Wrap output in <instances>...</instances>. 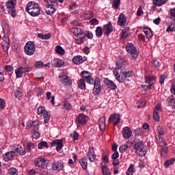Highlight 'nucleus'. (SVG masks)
Here are the masks:
<instances>
[{
	"label": "nucleus",
	"instance_id": "nucleus-44",
	"mask_svg": "<svg viewBox=\"0 0 175 175\" xmlns=\"http://www.w3.org/2000/svg\"><path fill=\"white\" fill-rule=\"evenodd\" d=\"M38 38H40V39L47 40L50 39L51 38V35L50 33L43 34L42 33H40L37 35Z\"/></svg>",
	"mask_w": 175,
	"mask_h": 175
},
{
	"label": "nucleus",
	"instance_id": "nucleus-17",
	"mask_svg": "<svg viewBox=\"0 0 175 175\" xmlns=\"http://www.w3.org/2000/svg\"><path fill=\"white\" fill-rule=\"evenodd\" d=\"M52 169L53 170H57L58 172L62 171V169H64V162L62 161H55L52 164Z\"/></svg>",
	"mask_w": 175,
	"mask_h": 175
},
{
	"label": "nucleus",
	"instance_id": "nucleus-41",
	"mask_svg": "<svg viewBox=\"0 0 175 175\" xmlns=\"http://www.w3.org/2000/svg\"><path fill=\"white\" fill-rule=\"evenodd\" d=\"M174 162H175L174 158L167 160L164 163V167H165V169H167V167H169V166H170V165H173V163H174Z\"/></svg>",
	"mask_w": 175,
	"mask_h": 175
},
{
	"label": "nucleus",
	"instance_id": "nucleus-6",
	"mask_svg": "<svg viewBox=\"0 0 175 175\" xmlns=\"http://www.w3.org/2000/svg\"><path fill=\"white\" fill-rule=\"evenodd\" d=\"M118 72H120V73L115 77L120 83H124L126 80V77H132L133 76L131 71H126V70H119Z\"/></svg>",
	"mask_w": 175,
	"mask_h": 175
},
{
	"label": "nucleus",
	"instance_id": "nucleus-64",
	"mask_svg": "<svg viewBox=\"0 0 175 175\" xmlns=\"http://www.w3.org/2000/svg\"><path fill=\"white\" fill-rule=\"evenodd\" d=\"M168 105L169 106H171L172 109H175V98L170 99Z\"/></svg>",
	"mask_w": 175,
	"mask_h": 175
},
{
	"label": "nucleus",
	"instance_id": "nucleus-25",
	"mask_svg": "<svg viewBox=\"0 0 175 175\" xmlns=\"http://www.w3.org/2000/svg\"><path fill=\"white\" fill-rule=\"evenodd\" d=\"M98 125L100 131L103 132L106 129V117L103 116L99 119Z\"/></svg>",
	"mask_w": 175,
	"mask_h": 175
},
{
	"label": "nucleus",
	"instance_id": "nucleus-48",
	"mask_svg": "<svg viewBox=\"0 0 175 175\" xmlns=\"http://www.w3.org/2000/svg\"><path fill=\"white\" fill-rule=\"evenodd\" d=\"M62 83L67 87H70V85H72V79L68 77L66 79L62 81Z\"/></svg>",
	"mask_w": 175,
	"mask_h": 175
},
{
	"label": "nucleus",
	"instance_id": "nucleus-28",
	"mask_svg": "<svg viewBox=\"0 0 175 175\" xmlns=\"http://www.w3.org/2000/svg\"><path fill=\"white\" fill-rule=\"evenodd\" d=\"M83 57L81 55L75 56L72 59V62L75 65H80V64H83Z\"/></svg>",
	"mask_w": 175,
	"mask_h": 175
},
{
	"label": "nucleus",
	"instance_id": "nucleus-27",
	"mask_svg": "<svg viewBox=\"0 0 175 175\" xmlns=\"http://www.w3.org/2000/svg\"><path fill=\"white\" fill-rule=\"evenodd\" d=\"M155 139H156V140H157V143L160 146V147H163L164 146H167V144H166V140H165L163 139V137H162L158 135H156Z\"/></svg>",
	"mask_w": 175,
	"mask_h": 175
},
{
	"label": "nucleus",
	"instance_id": "nucleus-32",
	"mask_svg": "<svg viewBox=\"0 0 175 175\" xmlns=\"http://www.w3.org/2000/svg\"><path fill=\"white\" fill-rule=\"evenodd\" d=\"M175 31V18L171 22L170 25L166 29V32H174Z\"/></svg>",
	"mask_w": 175,
	"mask_h": 175
},
{
	"label": "nucleus",
	"instance_id": "nucleus-46",
	"mask_svg": "<svg viewBox=\"0 0 175 175\" xmlns=\"http://www.w3.org/2000/svg\"><path fill=\"white\" fill-rule=\"evenodd\" d=\"M157 132L158 133L157 136H163V135H165L164 129L159 125L157 126Z\"/></svg>",
	"mask_w": 175,
	"mask_h": 175
},
{
	"label": "nucleus",
	"instance_id": "nucleus-59",
	"mask_svg": "<svg viewBox=\"0 0 175 175\" xmlns=\"http://www.w3.org/2000/svg\"><path fill=\"white\" fill-rule=\"evenodd\" d=\"M70 137L73 140H79V133L77 131H74L72 133L70 134Z\"/></svg>",
	"mask_w": 175,
	"mask_h": 175
},
{
	"label": "nucleus",
	"instance_id": "nucleus-40",
	"mask_svg": "<svg viewBox=\"0 0 175 175\" xmlns=\"http://www.w3.org/2000/svg\"><path fill=\"white\" fill-rule=\"evenodd\" d=\"M78 87L81 90H85V79H80L77 82Z\"/></svg>",
	"mask_w": 175,
	"mask_h": 175
},
{
	"label": "nucleus",
	"instance_id": "nucleus-56",
	"mask_svg": "<svg viewBox=\"0 0 175 175\" xmlns=\"http://www.w3.org/2000/svg\"><path fill=\"white\" fill-rule=\"evenodd\" d=\"M6 107V103L5 99L0 98V110H3Z\"/></svg>",
	"mask_w": 175,
	"mask_h": 175
},
{
	"label": "nucleus",
	"instance_id": "nucleus-34",
	"mask_svg": "<svg viewBox=\"0 0 175 175\" xmlns=\"http://www.w3.org/2000/svg\"><path fill=\"white\" fill-rule=\"evenodd\" d=\"M55 52L57 54H59V55H65V49H64L60 45H57L55 46Z\"/></svg>",
	"mask_w": 175,
	"mask_h": 175
},
{
	"label": "nucleus",
	"instance_id": "nucleus-35",
	"mask_svg": "<svg viewBox=\"0 0 175 175\" xmlns=\"http://www.w3.org/2000/svg\"><path fill=\"white\" fill-rule=\"evenodd\" d=\"M143 32L145 33L147 39H150V38L152 36V31H151L150 28H144L143 29Z\"/></svg>",
	"mask_w": 175,
	"mask_h": 175
},
{
	"label": "nucleus",
	"instance_id": "nucleus-42",
	"mask_svg": "<svg viewBox=\"0 0 175 175\" xmlns=\"http://www.w3.org/2000/svg\"><path fill=\"white\" fill-rule=\"evenodd\" d=\"M134 135L135 136H143L144 135V131L143 130V128H138L135 130Z\"/></svg>",
	"mask_w": 175,
	"mask_h": 175
},
{
	"label": "nucleus",
	"instance_id": "nucleus-20",
	"mask_svg": "<svg viewBox=\"0 0 175 175\" xmlns=\"http://www.w3.org/2000/svg\"><path fill=\"white\" fill-rule=\"evenodd\" d=\"M161 110V105H156L153 111V118L156 122H159V111Z\"/></svg>",
	"mask_w": 175,
	"mask_h": 175
},
{
	"label": "nucleus",
	"instance_id": "nucleus-57",
	"mask_svg": "<svg viewBox=\"0 0 175 175\" xmlns=\"http://www.w3.org/2000/svg\"><path fill=\"white\" fill-rule=\"evenodd\" d=\"M68 77H69V76H67L66 73H65V72L62 73L59 76V79H60L61 83H62V81H64L65 79H66Z\"/></svg>",
	"mask_w": 175,
	"mask_h": 175
},
{
	"label": "nucleus",
	"instance_id": "nucleus-22",
	"mask_svg": "<svg viewBox=\"0 0 175 175\" xmlns=\"http://www.w3.org/2000/svg\"><path fill=\"white\" fill-rule=\"evenodd\" d=\"M13 151H14L15 154L16 153L17 155H25L26 154L25 148L21 147V145L15 146Z\"/></svg>",
	"mask_w": 175,
	"mask_h": 175
},
{
	"label": "nucleus",
	"instance_id": "nucleus-31",
	"mask_svg": "<svg viewBox=\"0 0 175 175\" xmlns=\"http://www.w3.org/2000/svg\"><path fill=\"white\" fill-rule=\"evenodd\" d=\"M70 9L74 14L79 13V6L76 5V3H72V5H70Z\"/></svg>",
	"mask_w": 175,
	"mask_h": 175
},
{
	"label": "nucleus",
	"instance_id": "nucleus-52",
	"mask_svg": "<svg viewBox=\"0 0 175 175\" xmlns=\"http://www.w3.org/2000/svg\"><path fill=\"white\" fill-rule=\"evenodd\" d=\"M84 38H88V39H92L94 38V34L91 31H85L83 34Z\"/></svg>",
	"mask_w": 175,
	"mask_h": 175
},
{
	"label": "nucleus",
	"instance_id": "nucleus-63",
	"mask_svg": "<svg viewBox=\"0 0 175 175\" xmlns=\"http://www.w3.org/2000/svg\"><path fill=\"white\" fill-rule=\"evenodd\" d=\"M94 85H98L100 86V79H99V77H96L95 78V80H94Z\"/></svg>",
	"mask_w": 175,
	"mask_h": 175
},
{
	"label": "nucleus",
	"instance_id": "nucleus-29",
	"mask_svg": "<svg viewBox=\"0 0 175 175\" xmlns=\"http://www.w3.org/2000/svg\"><path fill=\"white\" fill-rule=\"evenodd\" d=\"M155 80H157V78L154 76L146 77L145 83L146 84H154L153 81H155Z\"/></svg>",
	"mask_w": 175,
	"mask_h": 175
},
{
	"label": "nucleus",
	"instance_id": "nucleus-43",
	"mask_svg": "<svg viewBox=\"0 0 175 175\" xmlns=\"http://www.w3.org/2000/svg\"><path fill=\"white\" fill-rule=\"evenodd\" d=\"M81 166L85 170L87 169V157H83L79 161Z\"/></svg>",
	"mask_w": 175,
	"mask_h": 175
},
{
	"label": "nucleus",
	"instance_id": "nucleus-55",
	"mask_svg": "<svg viewBox=\"0 0 175 175\" xmlns=\"http://www.w3.org/2000/svg\"><path fill=\"white\" fill-rule=\"evenodd\" d=\"M120 2H121L120 0H113V4H112L113 8H114L115 9H118V8H120Z\"/></svg>",
	"mask_w": 175,
	"mask_h": 175
},
{
	"label": "nucleus",
	"instance_id": "nucleus-62",
	"mask_svg": "<svg viewBox=\"0 0 175 175\" xmlns=\"http://www.w3.org/2000/svg\"><path fill=\"white\" fill-rule=\"evenodd\" d=\"M8 172L10 175H18L17 170L16 168H10Z\"/></svg>",
	"mask_w": 175,
	"mask_h": 175
},
{
	"label": "nucleus",
	"instance_id": "nucleus-58",
	"mask_svg": "<svg viewBox=\"0 0 175 175\" xmlns=\"http://www.w3.org/2000/svg\"><path fill=\"white\" fill-rule=\"evenodd\" d=\"M33 148H35V144H33V143L30 142V143L27 144L28 152H31V151H32V150H33Z\"/></svg>",
	"mask_w": 175,
	"mask_h": 175
},
{
	"label": "nucleus",
	"instance_id": "nucleus-21",
	"mask_svg": "<svg viewBox=\"0 0 175 175\" xmlns=\"http://www.w3.org/2000/svg\"><path fill=\"white\" fill-rule=\"evenodd\" d=\"M122 136L124 139H129L132 136V130L128 126H125L122 129Z\"/></svg>",
	"mask_w": 175,
	"mask_h": 175
},
{
	"label": "nucleus",
	"instance_id": "nucleus-8",
	"mask_svg": "<svg viewBox=\"0 0 175 175\" xmlns=\"http://www.w3.org/2000/svg\"><path fill=\"white\" fill-rule=\"evenodd\" d=\"M34 165L36 166V170L44 169V167L49 165V160H46L43 157H39L34 161Z\"/></svg>",
	"mask_w": 175,
	"mask_h": 175
},
{
	"label": "nucleus",
	"instance_id": "nucleus-33",
	"mask_svg": "<svg viewBox=\"0 0 175 175\" xmlns=\"http://www.w3.org/2000/svg\"><path fill=\"white\" fill-rule=\"evenodd\" d=\"M167 2V0H152V3L154 6H162Z\"/></svg>",
	"mask_w": 175,
	"mask_h": 175
},
{
	"label": "nucleus",
	"instance_id": "nucleus-60",
	"mask_svg": "<svg viewBox=\"0 0 175 175\" xmlns=\"http://www.w3.org/2000/svg\"><path fill=\"white\" fill-rule=\"evenodd\" d=\"M94 91L96 94V95H98V94H99V92H100V91H102V86L94 85Z\"/></svg>",
	"mask_w": 175,
	"mask_h": 175
},
{
	"label": "nucleus",
	"instance_id": "nucleus-30",
	"mask_svg": "<svg viewBox=\"0 0 175 175\" xmlns=\"http://www.w3.org/2000/svg\"><path fill=\"white\" fill-rule=\"evenodd\" d=\"M15 73L17 79H21V77H23V75H24V72L23 71V66L18 67L15 70Z\"/></svg>",
	"mask_w": 175,
	"mask_h": 175
},
{
	"label": "nucleus",
	"instance_id": "nucleus-4",
	"mask_svg": "<svg viewBox=\"0 0 175 175\" xmlns=\"http://www.w3.org/2000/svg\"><path fill=\"white\" fill-rule=\"evenodd\" d=\"M72 32L75 36H76L75 38V43L77 44H81L84 42V33L83 32V30L80 28L74 27L72 29Z\"/></svg>",
	"mask_w": 175,
	"mask_h": 175
},
{
	"label": "nucleus",
	"instance_id": "nucleus-16",
	"mask_svg": "<svg viewBox=\"0 0 175 175\" xmlns=\"http://www.w3.org/2000/svg\"><path fill=\"white\" fill-rule=\"evenodd\" d=\"M1 46L3 47V51L8 52L9 48L10 47V41L9 38L3 37V41L1 42Z\"/></svg>",
	"mask_w": 175,
	"mask_h": 175
},
{
	"label": "nucleus",
	"instance_id": "nucleus-36",
	"mask_svg": "<svg viewBox=\"0 0 175 175\" xmlns=\"http://www.w3.org/2000/svg\"><path fill=\"white\" fill-rule=\"evenodd\" d=\"M1 27L3 28V33L5 34L8 33L9 31V26L5 21H1Z\"/></svg>",
	"mask_w": 175,
	"mask_h": 175
},
{
	"label": "nucleus",
	"instance_id": "nucleus-45",
	"mask_svg": "<svg viewBox=\"0 0 175 175\" xmlns=\"http://www.w3.org/2000/svg\"><path fill=\"white\" fill-rule=\"evenodd\" d=\"M102 173L103 175H111L110 170L106 165H103L102 167Z\"/></svg>",
	"mask_w": 175,
	"mask_h": 175
},
{
	"label": "nucleus",
	"instance_id": "nucleus-23",
	"mask_svg": "<svg viewBox=\"0 0 175 175\" xmlns=\"http://www.w3.org/2000/svg\"><path fill=\"white\" fill-rule=\"evenodd\" d=\"M132 142L131 141H127L126 144H123L120 146L119 148V151L120 152H124L128 150V148H132Z\"/></svg>",
	"mask_w": 175,
	"mask_h": 175
},
{
	"label": "nucleus",
	"instance_id": "nucleus-53",
	"mask_svg": "<svg viewBox=\"0 0 175 175\" xmlns=\"http://www.w3.org/2000/svg\"><path fill=\"white\" fill-rule=\"evenodd\" d=\"M64 106L66 110H70L72 107V104L67 100L64 102Z\"/></svg>",
	"mask_w": 175,
	"mask_h": 175
},
{
	"label": "nucleus",
	"instance_id": "nucleus-26",
	"mask_svg": "<svg viewBox=\"0 0 175 175\" xmlns=\"http://www.w3.org/2000/svg\"><path fill=\"white\" fill-rule=\"evenodd\" d=\"M129 32H130V29L129 27L123 29L120 33V39L122 40H124V39H126V38L129 36Z\"/></svg>",
	"mask_w": 175,
	"mask_h": 175
},
{
	"label": "nucleus",
	"instance_id": "nucleus-1",
	"mask_svg": "<svg viewBox=\"0 0 175 175\" xmlns=\"http://www.w3.org/2000/svg\"><path fill=\"white\" fill-rule=\"evenodd\" d=\"M133 147L137 157H145V155H147V151H148V149H147V146L144 144L143 141L140 139L135 141Z\"/></svg>",
	"mask_w": 175,
	"mask_h": 175
},
{
	"label": "nucleus",
	"instance_id": "nucleus-9",
	"mask_svg": "<svg viewBox=\"0 0 175 175\" xmlns=\"http://www.w3.org/2000/svg\"><path fill=\"white\" fill-rule=\"evenodd\" d=\"M16 3V2L14 1H8L5 4L7 12L11 14L12 17H16V13H17L15 9Z\"/></svg>",
	"mask_w": 175,
	"mask_h": 175
},
{
	"label": "nucleus",
	"instance_id": "nucleus-3",
	"mask_svg": "<svg viewBox=\"0 0 175 175\" xmlns=\"http://www.w3.org/2000/svg\"><path fill=\"white\" fill-rule=\"evenodd\" d=\"M46 2L47 6L45 9L46 14L53 16L55 13L57 6H58V0H44Z\"/></svg>",
	"mask_w": 175,
	"mask_h": 175
},
{
	"label": "nucleus",
	"instance_id": "nucleus-50",
	"mask_svg": "<svg viewBox=\"0 0 175 175\" xmlns=\"http://www.w3.org/2000/svg\"><path fill=\"white\" fill-rule=\"evenodd\" d=\"M85 80L88 84L94 85V79H92V74L87 77Z\"/></svg>",
	"mask_w": 175,
	"mask_h": 175
},
{
	"label": "nucleus",
	"instance_id": "nucleus-14",
	"mask_svg": "<svg viewBox=\"0 0 175 175\" xmlns=\"http://www.w3.org/2000/svg\"><path fill=\"white\" fill-rule=\"evenodd\" d=\"M64 143V139H54L51 143V146H57L56 150L58 152L61 151L62 150V147H64V145L62 144Z\"/></svg>",
	"mask_w": 175,
	"mask_h": 175
},
{
	"label": "nucleus",
	"instance_id": "nucleus-49",
	"mask_svg": "<svg viewBox=\"0 0 175 175\" xmlns=\"http://www.w3.org/2000/svg\"><path fill=\"white\" fill-rule=\"evenodd\" d=\"M91 72H88V71H82L81 72V77H82V79L85 80L87 79V77H89V76H90Z\"/></svg>",
	"mask_w": 175,
	"mask_h": 175
},
{
	"label": "nucleus",
	"instance_id": "nucleus-38",
	"mask_svg": "<svg viewBox=\"0 0 175 175\" xmlns=\"http://www.w3.org/2000/svg\"><path fill=\"white\" fill-rule=\"evenodd\" d=\"M46 98L50 100L51 99V103L53 105V106H55V103H54V100H55V96H51V92H46Z\"/></svg>",
	"mask_w": 175,
	"mask_h": 175
},
{
	"label": "nucleus",
	"instance_id": "nucleus-54",
	"mask_svg": "<svg viewBox=\"0 0 175 175\" xmlns=\"http://www.w3.org/2000/svg\"><path fill=\"white\" fill-rule=\"evenodd\" d=\"M22 67L23 73H28L29 72H32V67H29L28 66H23Z\"/></svg>",
	"mask_w": 175,
	"mask_h": 175
},
{
	"label": "nucleus",
	"instance_id": "nucleus-15",
	"mask_svg": "<svg viewBox=\"0 0 175 175\" xmlns=\"http://www.w3.org/2000/svg\"><path fill=\"white\" fill-rule=\"evenodd\" d=\"M87 157L90 161V162L92 163L96 159V155H95V151L94 150V147L90 146L88 151Z\"/></svg>",
	"mask_w": 175,
	"mask_h": 175
},
{
	"label": "nucleus",
	"instance_id": "nucleus-12",
	"mask_svg": "<svg viewBox=\"0 0 175 175\" xmlns=\"http://www.w3.org/2000/svg\"><path fill=\"white\" fill-rule=\"evenodd\" d=\"M88 121V116L80 113L76 117L75 122L77 125H85Z\"/></svg>",
	"mask_w": 175,
	"mask_h": 175
},
{
	"label": "nucleus",
	"instance_id": "nucleus-2",
	"mask_svg": "<svg viewBox=\"0 0 175 175\" xmlns=\"http://www.w3.org/2000/svg\"><path fill=\"white\" fill-rule=\"evenodd\" d=\"M25 10L32 17H38L40 14V6L35 1H30L27 3Z\"/></svg>",
	"mask_w": 175,
	"mask_h": 175
},
{
	"label": "nucleus",
	"instance_id": "nucleus-7",
	"mask_svg": "<svg viewBox=\"0 0 175 175\" xmlns=\"http://www.w3.org/2000/svg\"><path fill=\"white\" fill-rule=\"evenodd\" d=\"M35 50V43L32 41L27 42L24 46V51L27 55H33Z\"/></svg>",
	"mask_w": 175,
	"mask_h": 175
},
{
	"label": "nucleus",
	"instance_id": "nucleus-24",
	"mask_svg": "<svg viewBox=\"0 0 175 175\" xmlns=\"http://www.w3.org/2000/svg\"><path fill=\"white\" fill-rule=\"evenodd\" d=\"M53 62H56L53 63V62H51V64L53 68H62L65 64V62H64V60L58 59H53Z\"/></svg>",
	"mask_w": 175,
	"mask_h": 175
},
{
	"label": "nucleus",
	"instance_id": "nucleus-61",
	"mask_svg": "<svg viewBox=\"0 0 175 175\" xmlns=\"http://www.w3.org/2000/svg\"><path fill=\"white\" fill-rule=\"evenodd\" d=\"M42 168L36 170L38 174H40V175H48L49 174V172H47V171H44V170L42 171Z\"/></svg>",
	"mask_w": 175,
	"mask_h": 175
},
{
	"label": "nucleus",
	"instance_id": "nucleus-39",
	"mask_svg": "<svg viewBox=\"0 0 175 175\" xmlns=\"http://www.w3.org/2000/svg\"><path fill=\"white\" fill-rule=\"evenodd\" d=\"M16 155V152L11 150L5 153V157L8 161H12L13 157Z\"/></svg>",
	"mask_w": 175,
	"mask_h": 175
},
{
	"label": "nucleus",
	"instance_id": "nucleus-10",
	"mask_svg": "<svg viewBox=\"0 0 175 175\" xmlns=\"http://www.w3.org/2000/svg\"><path fill=\"white\" fill-rule=\"evenodd\" d=\"M126 64V62L122 59L116 62V66H118V68L115 70H113V75L115 77H117V76L120 75V71H118V70H125Z\"/></svg>",
	"mask_w": 175,
	"mask_h": 175
},
{
	"label": "nucleus",
	"instance_id": "nucleus-13",
	"mask_svg": "<svg viewBox=\"0 0 175 175\" xmlns=\"http://www.w3.org/2000/svg\"><path fill=\"white\" fill-rule=\"evenodd\" d=\"M103 31L106 36H110V33L113 32V25L111 24V22H109L103 26Z\"/></svg>",
	"mask_w": 175,
	"mask_h": 175
},
{
	"label": "nucleus",
	"instance_id": "nucleus-19",
	"mask_svg": "<svg viewBox=\"0 0 175 175\" xmlns=\"http://www.w3.org/2000/svg\"><path fill=\"white\" fill-rule=\"evenodd\" d=\"M104 83L105 84V85H107V88H109V90H117V85H116V83H114L113 81L109 80L107 78H105V79L104 80Z\"/></svg>",
	"mask_w": 175,
	"mask_h": 175
},
{
	"label": "nucleus",
	"instance_id": "nucleus-18",
	"mask_svg": "<svg viewBox=\"0 0 175 175\" xmlns=\"http://www.w3.org/2000/svg\"><path fill=\"white\" fill-rule=\"evenodd\" d=\"M125 24H126V16L125 14L121 13L118 19V25L124 28V27H125Z\"/></svg>",
	"mask_w": 175,
	"mask_h": 175
},
{
	"label": "nucleus",
	"instance_id": "nucleus-51",
	"mask_svg": "<svg viewBox=\"0 0 175 175\" xmlns=\"http://www.w3.org/2000/svg\"><path fill=\"white\" fill-rule=\"evenodd\" d=\"M38 128H36V129L33 130V132L32 133V137L34 139H39V137H40V133H39V132H38Z\"/></svg>",
	"mask_w": 175,
	"mask_h": 175
},
{
	"label": "nucleus",
	"instance_id": "nucleus-47",
	"mask_svg": "<svg viewBox=\"0 0 175 175\" xmlns=\"http://www.w3.org/2000/svg\"><path fill=\"white\" fill-rule=\"evenodd\" d=\"M43 147L49 148V144L46 142H40L38 145V148L39 150H42Z\"/></svg>",
	"mask_w": 175,
	"mask_h": 175
},
{
	"label": "nucleus",
	"instance_id": "nucleus-37",
	"mask_svg": "<svg viewBox=\"0 0 175 175\" xmlns=\"http://www.w3.org/2000/svg\"><path fill=\"white\" fill-rule=\"evenodd\" d=\"M102 35H103V29H102V27L98 26L96 29V36L97 38H102Z\"/></svg>",
	"mask_w": 175,
	"mask_h": 175
},
{
	"label": "nucleus",
	"instance_id": "nucleus-11",
	"mask_svg": "<svg viewBox=\"0 0 175 175\" xmlns=\"http://www.w3.org/2000/svg\"><path fill=\"white\" fill-rule=\"evenodd\" d=\"M37 113L38 116L43 117L45 124H47V122L50 121V114H49V112L46 111L44 107H38L37 109Z\"/></svg>",
	"mask_w": 175,
	"mask_h": 175
},
{
	"label": "nucleus",
	"instance_id": "nucleus-5",
	"mask_svg": "<svg viewBox=\"0 0 175 175\" xmlns=\"http://www.w3.org/2000/svg\"><path fill=\"white\" fill-rule=\"evenodd\" d=\"M126 50L130 55H131L132 59H137L139 57V52L133 44L128 43L126 44Z\"/></svg>",
	"mask_w": 175,
	"mask_h": 175
}]
</instances>
